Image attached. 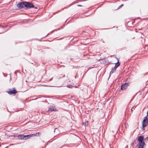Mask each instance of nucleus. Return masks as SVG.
Here are the masks:
<instances>
[{
    "instance_id": "f257e3e1",
    "label": "nucleus",
    "mask_w": 148,
    "mask_h": 148,
    "mask_svg": "<svg viewBox=\"0 0 148 148\" xmlns=\"http://www.w3.org/2000/svg\"><path fill=\"white\" fill-rule=\"evenodd\" d=\"M25 7L27 9H28L32 8H34L35 9H37V7H34V5L30 2H25Z\"/></svg>"
},
{
    "instance_id": "f03ea898",
    "label": "nucleus",
    "mask_w": 148,
    "mask_h": 148,
    "mask_svg": "<svg viewBox=\"0 0 148 148\" xmlns=\"http://www.w3.org/2000/svg\"><path fill=\"white\" fill-rule=\"evenodd\" d=\"M144 137L143 136H140L138 139V140L139 142V144H145L144 141H143Z\"/></svg>"
},
{
    "instance_id": "7ed1b4c3",
    "label": "nucleus",
    "mask_w": 148,
    "mask_h": 148,
    "mask_svg": "<svg viewBox=\"0 0 148 148\" xmlns=\"http://www.w3.org/2000/svg\"><path fill=\"white\" fill-rule=\"evenodd\" d=\"M148 123V120L146 116L144 118V119L142 122L143 127H145L147 125Z\"/></svg>"
},
{
    "instance_id": "20e7f679",
    "label": "nucleus",
    "mask_w": 148,
    "mask_h": 148,
    "mask_svg": "<svg viewBox=\"0 0 148 148\" xmlns=\"http://www.w3.org/2000/svg\"><path fill=\"white\" fill-rule=\"evenodd\" d=\"M17 7L20 9L25 7V2H20L17 4Z\"/></svg>"
},
{
    "instance_id": "39448f33",
    "label": "nucleus",
    "mask_w": 148,
    "mask_h": 148,
    "mask_svg": "<svg viewBox=\"0 0 148 148\" xmlns=\"http://www.w3.org/2000/svg\"><path fill=\"white\" fill-rule=\"evenodd\" d=\"M7 92L10 95H12L16 94L17 92V91L15 88H13V89H9Z\"/></svg>"
},
{
    "instance_id": "423d86ee",
    "label": "nucleus",
    "mask_w": 148,
    "mask_h": 148,
    "mask_svg": "<svg viewBox=\"0 0 148 148\" xmlns=\"http://www.w3.org/2000/svg\"><path fill=\"white\" fill-rule=\"evenodd\" d=\"M129 83H125L122 85L121 86V89L122 90H125L129 85Z\"/></svg>"
},
{
    "instance_id": "0eeeda50",
    "label": "nucleus",
    "mask_w": 148,
    "mask_h": 148,
    "mask_svg": "<svg viewBox=\"0 0 148 148\" xmlns=\"http://www.w3.org/2000/svg\"><path fill=\"white\" fill-rule=\"evenodd\" d=\"M17 137L18 139L21 140H25V135H24L23 134H19L18 136Z\"/></svg>"
},
{
    "instance_id": "6e6552de",
    "label": "nucleus",
    "mask_w": 148,
    "mask_h": 148,
    "mask_svg": "<svg viewBox=\"0 0 148 148\" xmlns=\"http://www.w3.org/2000/svg\"><path fill=\"white\" fill-rule=\"evenodd\" d=\"M55 109H54V107L53 106H50L48 110V111H53L55 110Z\"/></svg>"
},
{
    "instance_id": "1a4fd4ad",
    "label": "nucleus",
    "mask_w": 148,
    "mask_h": 148,
    "mask_svg": "<svg viewBox=\"0 0 148 148\" xmlns=\"http://www.w3.org/2000/svg\"><path fill=\"white\" fill-rule=\"evenodd\" d=\"M115 65L113 68L114 70H116V68L120 65V63H119V60L118 62L115 63Z\"/></svg>"
},
{
    "instance_id": "9d476101",
    "label": "nucleus",
    "mask_w": 148,
    "mask_h": 148,
    "mask_svg": "<svg viewBox=\"0 0 148 148\" xmlns=\"http://www.w3.org/2000/svg\"><path fill=\"white\" fill-rule=\"evenodd\" d=\"M25 140H27L32 137L31 135H25Z\"/></svg>"
},
{
    "instance_id": "9b49d317",
    "label": "nucleus",
    "mask_w": 148,
    "mask_h": 148,
    "mask_svg": "<svg viewBox=\"0 0 148 148\" xmlns=\"http://www.w3.org/2000/svg\"><path fill=\"white\" fill-rule=\"evenodd\" d=\"M40 134V133L39 132H38L36 133H34L32 134H31L32 136H39V135Z\"/></svg>"
},
{
    "instance_id": "f8f14e48",
    "label": "nucleus",
    "mask_w": 148,
    "mask_h": 148,
    "mask_svg": "<svg viewBox=\"0 0 148 148\" xmlns=\"http://www.w3.org/2000/svg\"><path fill=\"white\" fill-rule=\"evenodd\" d=\"M116 70H114L113 68H112L110 73V75L112 74L114 72L116 71Z\"/></svg>"
},
{
    "instance_id": "ddd939ff",
    "label": "nucleus",
    "mask_w": 148,
    "mask_h": 148,
    "mask_svg": "<svg viewBox=\"0 0 148 148\" xmlns=\"http://www.w3.org/2000/svg\"><path fill=\"white\" fill-rule=\"evenodd\" d=\"M67 87L70 88H72L73 86L71 85H68L67 86Z\"/></svg>"
},
{
    "instance_id": "4468645a",
    "label": "nucleus",
    "mask_w": 148,
    "mask_h": 148,
    "mask_svg": "<svg viewBox=\"0 0 148 148\" xmlns=\"http://www.w3.org/2000/svg\"><path fill=\"white\" fill-rule=\"evenodd\" d=\"M88 124V121H87L85 123V125H87Z\"/></svg>"
},
{
    "instance_id": "2eb2a0df",
    "label": "nucleus",
    "mask_w": 148,
    "mask_h": 148,
    "mask_svg": "<svg viewBox=\"0 0 148 148\" xmlns=\"http://www.w3.org/2000/svg\"><path fill=\"white\" fill-rule=\"evenodd\" d=\"M123 4H122L119 7V8H121L122 6H123Z\"/></svg>"
},
{
    "instance_id": "dca6fc26",
    "label": "nucleus",
    "mask_w": 148,
    "mask_h": 148,
    "mask_svg": "<svg viewBox=\"0 0 148 148\" xmlns=\"http://www.w3.org/2000/svg\"><path fill=\"white\" fill-rule=\"evenodd\" d=\"M134 143L133 142L131 143V146H133L134 145Z\"/></svg>"
},
{
    "instance_id": "f3484780",
    "label": "nucleus",
    "mask_w": 148,
    "mask_h": 148,
    "mask_svg": "<svg viewBox=\"0 0 148 148\" xmlns=\"http://www.w3.org/2000/svg\"><path fill=\"white\" fill-rule=\"evenodd\" d=\"M78 3V1H75V3L74 2V3H73V4H74V3Z\"/></svg>"
},
{
    "instance_id": "a211bd4d",
    "label": "nucleus",
    "mask_w": 148,
    "mask_h": 148,
    "mask_svg": "<svg viewBox=\"0 0 148 148\" xmlns=\"http://www.w3.org/2000/svg\"><path fill=\"white\" fill-rule=\"evenodd\" d=\"M77 6H81H81H82V5H77Z\"/></svg>"
},
{
    "instance_id": "6ab92c4d",
    "label": "nucleus",
    "mask_w": 148,
    "mask_h": 148,
    "mask_svg": "<svg viewBox=\"0 0 148 148\" xmlns=\"http://www.w3.org/2000/svg\"><path fill=\"white\" fill-rule=\"evenodd\" d=\"M145 139L147 140H148V136Z\"/></svg>"
},
{
    "instance_id": "aec40b11",
    "label": "nucleus",
    "mask_w": 148,
    "mask_h": 148,
    "mask_svg": "<svg viewBox=\"0 0 148 148\" xmlns=\"http://www.w3.org/2000/svg\"><path fill=\"white\" fill-rule=\"evenodd\" d=\"M147 115H148V111L147 112Z\"/></svg>"
},
{
    "instance_id": "412c9836",
    "label": "nucleus",
    "mask_w": 148,
    "mask_h": 148,
    "mask_svg": "<svg viewBox=\"0 0 148 148\" xmlns=\"http://www.w3.org/2000/svg\"><path fill=\"white\" fill-rule=\"evenodd\" d=\"M52 79V78H51V79H50V80H51Z\"/></svg>"
},
{
    "instance_id": "4be33fe9",
    "label": "nucleus",
    "mask_w": 148,
    "mask_h": 148,
    "mask_svg": "<svg viewBox=\"0 0 148 148\" xmlns=\"http://www.w3.org/2000/svg\"><path fill=\"white\" fill-rule=\"evenodd\" d=\"M54 132H55V130H54Z\"/></svg>"
}]
</instances>
